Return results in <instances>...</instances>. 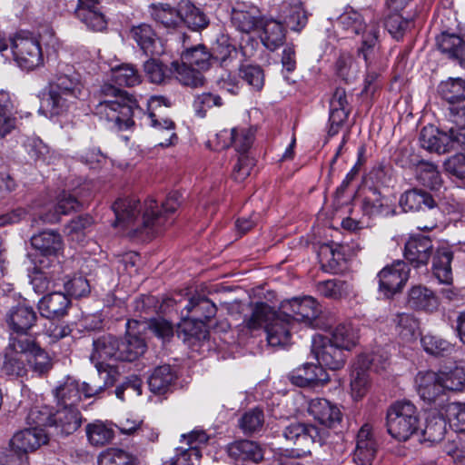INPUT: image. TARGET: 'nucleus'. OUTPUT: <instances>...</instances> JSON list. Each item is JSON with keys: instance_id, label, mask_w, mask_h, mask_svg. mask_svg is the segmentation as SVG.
Segmentation results:
<instances>
[{"instance_id": "4468645a", "label": "nucleus", "mask_w": 465, "mask_h": 465, "mask_svg": "<svg viewBox=\"0 0 465 465\" xmlns=\"http://www.w3.org/2000/svg\"><path fill=\"white\" fill-rule=\"evenodd\" d=\"M281 310L288 321L292 323L293 322H303L307 326H313L314 321L321 312L316 300L310 296L282 302Z\"/></svg>"}, {"instance_id": "680f3d73", "label": "nucleus", "mask_w": 465, "mask_h": 465, "mask_svg": "<svg viewBox=\"0 0 465 465\" xmlns=\"http://www.w3.org/2000/svg\"><path fill=\"white\" fill-rule=\"evenodd\" d=\"M35 266L31 276V284L34 291L37 293H43L49 289L50 278L48 273L45 272L50 265L49 260L40 259L38 262L33 261Z\"/></svg>"}, {"instance_id": "a211bd4d", "label": "nucleus", "mask_w": 465, "mask_h": 465, "mask_svg": "<svg viewBox=\"0 0 465 465\" xmlns=\"http://www.w3.org/2000/svg\"><path fill=\"white\" fill-rule=\"evenodd\" d=\"M85 203L79 201L71 193L63 192L57 198V203L53 209L45 213H40L37 218L32 220V226L46 223H55L60 221L61 215L69 214L71 212L78 211L84 207Z\"/></svg>"}, {"instance_id": "e2e57ef3", "label": "nucleus", "mask_w": 465, "mask_h": 465, "mask_svg": "<svg viewBox=\"0 0 465 465\" xmlns=\"http://www.w3.org/2000/svg\"><path fill=\"white\" fill-rule=\"evenodd\" d=\"M112 81L119 86H134L141 82V77L133 65L122 64L113 69Z\"/></svg>"}, {"instance_id": "2f4dec72", "label": "nucleus", "mask_w": 465, "mask_h": 465, "mask_svg": "<svg viewBox=\"0 0 465 465\" xmlns=\"http://www.w3.org/2000/svg\"><path fill=\"white\" fill-rule=\"evenodd\" d=\"M228 455L235 460L252 461L259 463L263 460L264 451L262 446L253 440H240L227 447Z\"/></svg>"}, {"instance_id": "0e129e2a", "label": "nucleus", "mask_w": 465, "mask_h": 465, "mask_svg": "<svg viewBox=\"0 0 465 465\" xmlns=\"http://www.w3.org/2000/svg\"><path fill=\"white\" fill-rule=\"evenodd\" d=\"M423 349L430 354L443 356L453 351V346L448 341L431 334H427L420 339Z\"/></svg>"}, {"instance_id": "1a4fd4ad", "label": "nucleus", "mask_w": 465, "mask_h": 465, "mask_svg": "<svg viewBox=\"0 0 465 465\" xmlns=\"http://www.w3.org/2000/svg\"><path fill=\"white\" fill-rule=\"evenodd\" d=\"M11 349L26 355L31 370L39 376L47 373L53 367L48 353L29 335L22 334L11 337Z\"/></svg>"}, {"instance_id": "4be33fe9", "label": "nucleus", "mask_w": 465, "mask_h": 465, "mask_svg": "<svg viewBox=\"0 0 465 465\" xmlns=\"http://www.w3.org/2000/svg\"><path fill=\"white\" fill-rule=\"evenodd\" d=\"M36 313L34 309L25 304H17L12 307L6 313V322L10 329L15 332L13 336L27 335L36 322Z\"/></svg>"}, {"instance_id": "cd10ccee", "label": "nucleus", "mask_w": 465, "mask_h": 465, "mask_svg": "<svg viewBox=\"0 0 465 465\" xmlns=\"http://www.w3.org/2000/svg\"><path fill=\"white\" fill-rule=\"evenodd\" d=\"M439 378L438 373L431 371H420L415 378L417 391L420 399L429 404L435 402L444 393Z\"/></svg>"}, {"instance_id": "f8f14e48", "label": "nucleus", "mask_w": 465, "mask_h": 465, "mask_svg": "<svg viewBox=\"0 0 465 465\" xmlns=\"http://www.w3.org/2000/svg\"><path fill=\"white\" fill-rule=\"evenodd\" d=\"M386 361L387 357L377 354L371 357L364 356L358 361L351 371L350 381L351 396L354 400H361L370 389L371 381L367 369H385Z\"/></svg>"}, {"instance_id": "bf43d9fd", "label": "nucleus", "mask_w": 465, "mask_h": 465, "mask_svg": "<svg viewBox=\"0 0 465 465\" xmlns=\"http://www.w3.org/2000/svg\"><path fill=\"white\" fill-rule=\"evenodd\" d=\"M282 13L286 25L292 31L300 32L307 24V15L300 1L284 5Z\"/></svg>"}, {"instance_id": "603ef678", "label": "nucleus", "mask_w": 465, "mask_h": 465, "mask_svg": "<svg viewBox=\"0 0 465 465\" xmlns=\"http://www.w3.org/2000/svg\"><path fill=\"white\" fill-rule=\"evenodd\" d=\"M88 441L91 445L102 447L110 443L114 437L113 428L101 420H95L85 427Z\"/></svg>"}, {"instance_id": "0eeeda50", "label": "nucleus", "mask_w": 465, "mask_h": 465, "mask_svg": "<svg viewBox=\"0 0 465 465\" xmlns=\"http://www.w3.org/2000/svg\"><path fill=\"white\" fill-rule=\"evenodd\" d=\"M339 22L346 30H351L356 35L363 34L361 46L358 49V56L362 57L367 64L371 63L373 48L378 40V25L372 23L366 25L361 15L354 10L343 13L339 17Z\"/></svg>"}, {"instance_id": "412c9836", "label": "nucleus", "mask_w": 465, "mask_h": 465, "mask_svg": "<svg viewBox=\"0 0 465 465\" xmlns=\"http://www.w3.org/2000/svg\"><path fill=\"white\" fill-rule=\"evenodd\" d=\"M171 105L172 102L170 99L162 95L152 96L148 102L151 124L157 128L159 131H167L169 134L170 138L166 139L165 142H160L158 143L160 146L170 145L172 143L171 138L175 136V134L173 132L174 128V123L167 118H160L163 107L169 108Z\"/></svg>"}, {"instance_id": "f704fd0d", "label": "nucleus", "mask_w": 465, "mask_h": 465, "mask_svg": "<svg viewBox=\"0 0 465 465\" xmlns=\"http://www.w3.org/2000/svg\"><path fill=\"white\" fill-rule=\"evenodd\" d=\"M177 336L189 346H194L205 341L209 331L203 320L187 319L179 326Z\"/></svg>"}, {"instance_id": "6e6d98bb", "label": "nucleus", "mask_w": 465, "mask_h": 465, "mask_svg": "<svg viewBox=\"0 0 465 465\" xmlns=\"http://www.w3.org/2000/svg\"><path fill=\"white\" fill-rule=\"evenodd\" d=\"M22 353L11 349V338L5 349V359L2 365V371L11 377H23L26 374L27 369L25 361L21 359Z\"/></svg>"}, {"instance_id": "7c9ffc66", "label": "nucleus", "mask_w": 465, "mask_h": 465, "mask_svg": "<svg viewBox=\"0 0 465 465\" xmlns=\"http://www.w3.org/2000/svg\"><path fill=\"white\" fill-rule=\"evenodd\" d=\"M376 453V442L372 439L370 425H363L357 435L354 460L357 465H371Z\"/></svg>"}, {"instance_id": "37998d69", "label": "nucleus", "mask_w": 465, "mask_h": 465, "mask_svg": "<svg viewBox=\"0 0 465 465\" xmlns=\"http://www.w3.org/2000/svg\"><path fill=\"white\" fill-rule=\"evenodd\" d=\"M181 25L184 24L188 28L198 31L205 28L209 20L205 14L191 2L180 3Z\"/></svg>"}, {"instance_id": "a878e982", "label": "nucleus", "mask_w": 465, "mask_h": 465, "mask_svg": "<svg viewBox=\"0 0 465 465\" xmlns=\"http://www.w3.org/2000/svg\"><path fill=\"white\" fill-rule=\"evenodd\" d=\"M30 242L45 258L56 257L64 249V242L60 233L54 230L43 231L34 234Z\"/></svg>"}, {"instance_id": "a19ab883", "label": "nucleus", "mask_w": 465, "mask_h": 465, "mask_svg": "<svg viewBox=\"0 0 465 465\" xmlns=\"http://www.w3.org/2000/svg\"><path fill=\"white\" fill-rule=\"evenodd\" d=\"M54 395L56 400L57 407L77 408L81 401V392L79 384L76 381L67 379L59 385L54 391Z\"/></svg>"}, {"instance_id": "dca6fc26", "label": "nucleus", "mask_w": 465, "mask_h": 465, "mask_svg": "<svg viewBox=\"0 0 465 465\" xmlns=\"http://www.w3.org/2000/svg\"><path fill=\"white\" fill-rule=\"evenodd\" d=\"M410 277V267L398 261L390 266L384 267L379 273V290L386 297H391L401 292Z\"/></svg>"}, {"instance_id": "79ce46f5", "label": "nucleus", "mask_w": 465, "mask_h": 465, "mask_svg": "<svg viewBox=\"0 0 465 465\" xmlns=\"http://www.w3.org/2000/svg\"><path fill=\"white\" fill-rule=\"evenodd\" d=\"M261 27L262 28L261 40L267 49L274 51L283 45L285 30L280 22L274 19L263 20Z\"/></svg>"}, {"instance_id": "58836bf2", "label": "nucleus", "mask_w": 465, "mask_h": 465, "mask_svg": "<svg viewBox=\"0 0 465 465\" xmlns=\"http://www.w3.org/2000/svg\"><path fill=\"white\" fill-rule=\"evenodd\" d=\"M439 50L450 58L458 60L460 64L465 63V43L454 34L442 33L437 37Z\"/></svg>"}, {"instance_id": "4d7b16f0", "label": "nucleus", "mask_w": 465, "mask_h": 465, "mask_svg": "<svg viewBox=\"0 0 465 465\" xmlns=\"http://www.w3.org/2000/svg\"><path fill=\"white\" fill-rule=\"evenodd\" d=\"M453 254L448 250H438L433 257L432 271L435 277L442 283H450L452 279L451 261Z\"/></svg>"}, {"instance_id": "052dcab7", "label": "nucleus", "mask_w": 465, "mask_h": 465, "mask_svg": "<svg viewBox=\"0 0 465 465\" xmlns=\"http://www.w3.org/2000/svg\"><path fill=\"white\" fill-rule=\"evenodd\" d=\"M417 179L422 185L430 190H438L442 180L437 166L429 162H421L418 167Z\"/></svg>"}, {"instance_id": "c756f323", "label": "nucleus", "mask_w": 465, "mask_h": 465, "mask_svg": "<svg viewBox=\"0 0 465 465\" xmlns=\"http://www.w3.org/2000/svg\"><path fill=\"white\" fill-rule=\"evenodd\" d=\"M263 19L261 11L253 5L237 6L232 12V23L241 32L249 34L261 27Z\"/></svg>"}, {"instance_id": "09e8293b", "label": "nucleus", "mask_w": 465, "mask_h": 465, "mask_svg": "<svg viewBox=\"0 0 465 465\" xmlns=\"http://www.w3.org/2000/svg\"><path fill=\"white\" fill-rule=\"evenodd\" d=\"M152 18L165 27H177L181 25L180 4L177 8L168 4H152L150 6Z\"/></svg>"}, {"instance_id": "4c0bfd02", "label": "nucleus", "mask_w": 465, "mask_h": 465, "mask_svg": "<svg viewBox=\"0 0 465 465\" xmlns=\"http://www.w3.org/2000/svg\"><path fill=\"white\" fill-rule=\"evenodd\" d=\"M99 2H91L90 5L78 4L75 9V15L93 31H103L107 25L104 15L97 6Z\"/></svg>"}, {"instance_id": "72a5a7b5", "label": "nucleus", "mask_w": 465, "mask_h": 465, "mask_svg": "<svg viewBox=\"0 0 465 465\" xmlns=\"http://www.w3.org/2000/svg\"><path fill=\"white\" fill-rule=\"evenodd\" d=\"M400 205L402 207L404 212L420 211L424 208L432 210L437 207L436 201L430 193L422 190L414 188L409 190L401 194L400 198Z\"/></svg>"}, {"instance_id": "f257e3e1", "label": "nucleus", "mask_w": 465, "mask_h": 465, "mask_svg": "<svg viewBox=\"0 0 465 465\" xmlns=\"http://www.w3.org/2000/svg\"><path fill=\"white\" fill-rule=\"evenodd\" d=\"M101 93L104 99L94 106V114L111 124L113 128L124 130L132 126L136 101L111 84H104Z\"/></svg>"}, {"instance_id": "c03bdc74", "label": "nucleus", "mask_w": 465, "mask_h": 465, "mask_svg": "<svg viewBox=\"0 0 465 465\" xmlns=\"http://www.w3.org/2000/svg\"><path fill=\"white\" fill-rule=\"evenodd\" d=\"M438 92L450 106H457L465 102V81L461 78H450L440 84Z\"/></svg>"}, {"instance_id": "39448f33", "label": "nucleus", "mask_w": 465, "mask_h": 465, "mask_svg": "<svg viewBox=\"0 0 465 465\" xmlns=\"http://www.w3.org/2000/svg\"><path fill=\"white\" fill-rule=\"evenodd\" d=\"M181 205V195L177 192L171 193L162 203L161 209L153 199L144 203L143 214V226L151 230V233H157L166 225L172 224L173 219L170 217Z\"/></svg>"}, {"instance_id": "ea45409f", "label": "nucleus", "mask_w": 465, "mask_h": 465, "mask_svg": "<svg viewBox=\"0 0 465 465\" xmlns=\"http://www.w3.org/2000/svg\"><path fill=\"white\" fill-rule=\"evenodd\" d=\"M343 351H350L359 340V329L351 322L339 323L331 331L330 339Z\"/></svg>"}, {"instance_id": "473e14b6", "label": "nucleus", "mask_w": 465, "mask_h": 465, "mask_svg": "<svg viewBox=\"0 0 465 465\" xmlns=\"http://www.w3.org/2000/svg\"><path fill=\"white\" fill-rule=\"evenodd\" d=\"M97 374L82 385V391L86 398L94 397L116 381V371L112 368H96Z\"/></svg>"}, {"instance_id": "de8ad7c7", "label": "nucleus", "mask_w": 465, "mask_h": 465, "mask_svg": "<svg viewBox=\"0 0 465 465\" xmlns=\"http://www.w3.org/2000/svg\"><path fill=\"white\" fill-rule=\"evenodd\" d=\"M213 59L212 54L203 45L187 48L181 54L182 63L201 71L208 70Z\"/></svg>"}, {"instance_id": "aec40b11", "label": "nucleus", "mask_w": 465, "mask_h": 465, "mask_svg": "<svg viewBox=\"0 0 465 465\" xmlns=\"http://www.w3.org/2000/svg\"><path fill=\"white\" fill-rule=\"evenodd\" d=\"M109 360L118 361V338L104 333L93 340L90 361L94 363L96 368H108L104 362Z\"/></svg>"}, {"instance_id": "69168bd1", "label": "nucleus", "mask_w": 465, "mask_h": 465, "mask_svg": "<svg viewBox=\"0 0 465 465\" xmlns=\"http://www.w3.org/2000/svg\"><path fill=\"white\" fill-rule=\"evenodd\" d=\"M264 423L263 411L259 408L246 411L239 421L240 428L245 434H252L261 430Z\"/></svg>"}, {"instance_id": "49530a36", "label": "nucleus", "mask_w": 465, "mask_h": 465, "mask_svg": "<svg viewBox=\"0 0 465 465\" xmlns=\"http://www.w3.org/2000/svg\"><path fill=\"white\" fill-rule=\"evenodd\" d=\"M362 211L369 216L388 215L392 212L390 201L375 188H370L369 194L362 200Z\"/></svg>"}, {"instance_id": "20e7f679", "label": "nucleus", "mask_w": 465, "mask_h": 465, "mask_svg": "<svg viewBox=\"0 0 465 465\" xmlns=\"http://www.w3.org/2000/svg\"><path fill=\"white\" fill-rule=\"evenodd\" d=\"M420 143L429 152L446 153L450 151H465V133L455 130L440 131L433 126H425L420 134Z\"/></svg>"}, {"instance_id": "c9c22d12", "label": "nucleus", "mask_w": 465, "mask_h": 465, "mask_svg": "<svg viewBox=\"0 0 465 465\" xmlns=\"http://www.w3.org/2000/svg\"><path fill=\"white\" fill-rule=\"evenodd\" d=\"M407 305L418 311L432 312L438 307L433 292L423 285H415L408 292Z\"/></svg>"}, {"instance_id": "393cba45", "label": "nucleus", "mask_w": 465, "mask_h": 465, "mask_svg": "<svg viewBox=\"0 0 465 465\" xmlns=\"http://www.w3.org/2000/svg\"><path fill=\"white\" fill-rule=\"evenodd\" d=\"M290 380L299 387H315L327 383L330 377L322 366L305 363L291 374Z\"/></svg>"}, {"instance_id": "13d9d810", "label": "nucleus", "mask_w": 465, "mask_h": 465, "mask_svg": "<svg viewBox=\"0 0 465 465\" xmlns=\"http://www.w3.org/2000/svg\"><path fill=\"white\" fill-rule=\"evenodd\" d=\"M393 322L399 336L406 341L416 339L420 334L419 322L410 313H397L393 319Z\"/></svg>"}, {"instance_id": "b1692460", "label": "nucleus", "mask_w": 465, "mask_h": 465, "mask_svg": "<svg viewBox=\"0 0 465 465\" xmlns=\"http://www.w3.org/2000/svg\"><path fill=\"white\" fill-rule=\"evenodd\" d=\"M308 412L314 420L329 428L335 427L341 420L340 409L330 401L322 398L311 400Z\"/></svg>"}, {"instance_id": "864d4df0", "label": "nucleus", "mask_w": 465, "mask_h": 465, "mask_svg": "<svg viewBox=\"0 0 465 465\" xmlns=\"http://www.w3.org/2000/svg\"><path fill=\"white\" fill-rule=\"evenodd\" d=\"M187 313H193L194 320L209 321L215 316L217 308L215 304L206 297L193 295L185 306Z\"/></svg>"}, {"instance_id": "9b49d317", "label": "nucleus", "mask_w": 465, "mask_h": 465, "mask_svg": "<svg viewBox=\"0 0 465 465\" xmlns=\"http://www.w3.org/2000/svg\"><path fill=\"white\" fill-rule=\"evenodd\" d=\"M10 42L15 60L21 68L33 70L42 64V49L36 38L18 34Z\"/></svg>"}, {"instance_id": "5fc2aeb1", "label": "nucleus", "mask_w": 465, "mask_h": 465, "mask_svg": "<svg viewBox=\"0 0 465 465\" xmlns=\"http://www.w3.org/2000/svg\"><path fill=\"white\" fill-rule=\"evenodd\" d=\"M172 68L173 69V74L182 84L190 87L203 85V71L178 62H173Z\"/></svg>"}, {"instance_id": "f03ea898", "label": "nucleus", "mask_w": 465, "mask_h": 465, "mask_svg": "<svg viewBox=\"0 0 465 465\" xmlns=\"http://www.w3.org/2000/svg\"><path fill=\"white\" fill-rule=\"evenodd\" d=\"M244 322L249 330L264 327L268 344L272 347H283L291 341L292 322L265 302H256Z\"/></svg>"}, {"instance_id": "6ab92c4d", "label": "nucleus", "mask_w": 465, "mask_h": 465, "mask_svg": "<svg viewBox=\"0 0 465 465\" xmlns=\"http://www.w3.org/2000/svg\"><path fill=\"white\" fill-rule=\"evenodd\" d=\"M432 253V242L427 236H411L405 244L404 257L414 268L426 266Z\"/></svg>"}, {"instance_id": "a18cd8bd", "label": "nucleus", "mask_w": 465, "mask_h": 465, "mask_svg": "<svg viewBox=\"0 0 465 465\" xmlns=\"http://www.w3.org/2000/svg\"><path fill=\"white\" fill-rule=\"evenodd\" d=\"M176 375L170 365L156 367L148 379V385L153 393L163 394L173 385Z\"/></svg>"}, {"instance_id": "bb28decb", "label": "nucleus", "mask_w": 465, "mask_h": 465, "mask_svg": "<svg viewBox=\"0 0 465 465\" xmlns=\"http://www.w3.org/2000/svg\"><path fill=\"white\" fill-rule=\"evenodd\" d=\"M70 303L66 294L62 292H54L39 301L38 310L45 318L59 319L67 313Z\"/></svg>"}, {"instance_id": "2eb2a0df", "label": "nucleus", "mask_w": 465, "mask_h": 465, "mask_svg": "<svg viewBox=\"0 0 465 465\" xmlns=\"http://www.w3.org/2000/svg\"><path fill=\"white\" fill-rule=\"evenodd\" d=\"M312 352L320 366L330 370H340L345 364L344 351L332 342L329 338L316 335L312 339Z\"/></svg>"}, {"instance_id": "e433bc0d", "label": "nucleus", "mask_w": 465, "mask_h": 465, "mask_svg": "<svg viewBox=\"0 0 465 465\" xmlns=\"http://www.w3.org/2000/svg\"><path fill=\"white\" fill-rule=\"evenodd\" d=\"M112 209L115 215L114 225H123L124 227L133 224L141 211L139 201L131 198L116 200Z\"/></svg>"}, {"instance_id": "3c124183", "label": "nucleus", "mask_w": 465, "mask_h": 465, "mask_svg": "<svg viewBox=\"0 0 465 465\" xmlns=\"http://www.w3.org/2000/svg\"><path fill=\"white\" fill-rule=\"evenodd\" d=\"M316 289L321 295L333 300L345 298L352 292L351 284L341 279L320 282L317 283Z\"/></svg>"}, {"instance_id": "774afa93", "label": "nucleus", "mask_w": 465, "mask_h": 465, "mask_svg": "<svg viewBox=\"0 0 465 465\" xmlns=\"http://www.w3.org/2000/svg\"><path fill=\"white\" fill-rule=\"evenodd\" d=\"M100 465H134V458L121 449H108L100 456Z\"/></svg>"}, {"instance_id": "338daca9", "label": "nucleus", "mask_w": 465, "mask_h": 465, "mask_svg": "<svg viewBox=\"0 0 465 465\" xmlns=\"http://www.w3.org/2000/svg\"><path fill=\"white\" fill-rule=\"evenodd\" d=\"M144 72L149 80L153 84H162L173 74V69L167 68L162 62L151 58L143 64Z\"/></svg>"}, {"instance_id": "7ed1b4c3", "label": "nucleus", "mask_w": 465, "mask_h": 465, "mask_svg": "<svg viewBox=\"0 0 465 465\" xmlns=\"http://www.w3.org/2000/svg\"><path fill=\"white\" fill-rule=\"evenodd\" d=\"M386 428L395 440H409L420 428V415L416 406L410 401L392 403L386 412Z\"/></svg>"}, {"instance_id": "f3484780", "label": "nucleus", "mask_w": 465, "mask_h": 465, "mask_svg": "<svg viewBox=\"0 0 465 465\" xmlns=\"http://www.w3.org/2000/svg\"><path fill=\"white\" fill-rule=\"evenodd\" d=\"M182 438L186 440L187 448L179 447L176 449V455L172 459L170 465H193L192 457L199 460L202 457L200 447L207 443L209 436L204 430H193L189 434H183Z\"/></svg>"}, {"instance_id": "5701e85b", "label": "nucleus", "mask_w": 465, "mask_h": 465, "mask_svg": "<svg viewBox=\"0 0 465 465\" xmlns=\"http://www.w3.org/2000/svg\"><path fill=\"white\" fill-rule=\"evenodd\" d=\"M130 37L145 54L158 55L163 53L160 38L148 24L134 25L130 30Z\"/></svg>"}, {"instance_id": "8fccbe9b", "label": "nucleus", "mask_w": 465, "mask_h": 465, "mask_svg": "<svg viewBox=\"0 0 465 465\" xmlns=\"http://www.w3.org/2000/svg\"><path fill=\"white\" fill-rule=\"evenodd\" d=\"M447 420L442 413L431 412L426 418V425L423 430L425 440L432 443L440 442L448 433Z\"/></svg>"}, {"instance_id": "ddd939ff", "label": "nucleus", "mask_w": 465, "mask_h": 465, "mask_svg": "<svg viewBox=\"0 0 465 465\" xmlns=\"http://www.w3.org/2000/svg\"><path fill=\"white\" fill-rule=\"evenodd\" d=\"M141 325L140 321H127L125 335L118 339V361H134L146 351L147 344L140 334Z\"/></svg>"}, {"instance_id": "423d86ee", "label": "nucleus", "mask_w": 465, "mask_h": 465, "mask_svg": "<svg viewBox=\"0 0 465 465\" xmlns=\"http://www.w3.org/2000/svg\"><path fill=\"white\" fill-rule=\"evenodd\" d=\"M82 84L76 77L67 74L59 75L51 85L46 100L53 114H60L66 111L71 104L82 94Z\"/></svg>"}, {"instance_id": "c85d7f7f", "label": "nucleus", "mask_w": 465, "mask_h": 465, "mask_svg": "<svg viewBox=\"0 0 465 465\" xmlns=\"http://www.w3.org/2000/svg\"><path fill=\"white\" fill-rule=\"evenodd\" d=\"M53 413V428L56 434L66 436L74 433L82 423V415L77 408L57 407Z\"/></svg>"}, {"instance_id": "6e6552de", "label": "nucleus", "mask_w": 465, "mask_h": 465, "mask_svg": "<svg viewBox=\"0 0 465 465\" xmlns=\"http://www.w3.org/2000/svg\"><path fill=\"white\" fill-rule=\"evenodd\" d=\"M47 442V435L42 428H28L15 433L10 440L7 458L9 465H21L26 454Z\"/></svg>"}, {"instance_id": "9d476101", "label": "nucleus", "mask_w": 465, "mask_h": 465, "mask_svg": "<svg viewBox=\"0 0 465 465\" xmlns=\"http://www.w3.org/2000/svg\"><path fill=\"white\" fill-rule=\"evenodd\" d=\"M327 433L312 424L292 422L282 430V437L289 446L296 447L298 452H305L312 443L323 444Z\"/></svg>"}]
</instances>
